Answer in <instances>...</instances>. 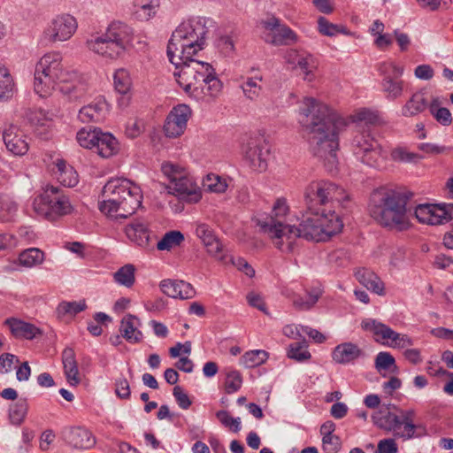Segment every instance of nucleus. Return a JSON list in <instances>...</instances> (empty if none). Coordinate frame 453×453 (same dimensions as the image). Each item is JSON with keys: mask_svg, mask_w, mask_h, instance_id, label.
Segmentation results:
<instances>
[{"mask_svg": "<svg viewBox=\"0 0 453 453\" xmlns=\"http://www.w3.org/2000/svg\"><path fill=\"white\" fill-rule=\"evenodd\" d=\"M406 206L407 197L402 193L376 191L371 197L370 214L380 225L402 231L410 226Z\"/></svg>", "mask_w": 453, "mask_h": 453, "instance_id": "nucleus-8", "label": "nucleus"}, {"mask_svg": "<svg viewBox=\"0 0 453 453\" xmlns=\"http://www.w3.org/2000/svg\"><path fill=\"white\" fill-rule=\"evenodd\" d=\"M109 111V105L104 99H97L83 106L78 114L79 119L83 123L101 122Z\"/></svg>", "mask_w": 453, "mask_h": 453, "instance_id": "nucleus-21", "label": "nucleus"}, {"mask_svg": "<svg viewBox=\"0 0 453 453\" xmlns=\"http://www.w3.org/2000/svg\"><path fill=\"white\" fill-rule=\"evenodd\" d=\"M184 240V234L180 231L172 230L165 233L161 240L158 241L157 243V249L162 251H170L171 250L180 246Z\"/></svg>", "mask_w": 453, "mask_h": 453, "instance_id": "nucleus-39", "label": "nucleus"}, {"mask_svg": "<svg viewBox=\"0 0 453 453\" xmlns=\"http://www.w3.org/2000/svg\"><path fill=\"white\" fill-rule=\"evenodd\" d=\"M323 449L326 453H337L341 449L340 438L336 435H327L322 438Z\"/></svg>", "mask_w": 453, "mask_h": 453, "instance_id": "nucleus-62", "label": "nucleus"}, {"mask_svg": "<svg viewBox=\"0 0 453 453\" xmlns=\"http://www.w3.org/2000/svg\"><path fill=\"white\" fill-rule=\"evenodd\" d=\"M87 308L86 303L84 300L76 302H61L57 308L58 313L59 315H72L74 316L81 311H84Z\"/></svg>", "mask_w": 453, "mask_h": 453, "instance_id": "nucleus-53", "label": "nucleus"}, {"mask_svg": "<svg viewBox=\"0 0 453 453\" xmlns=\"http://www.w3.org/2000/svg\"><path fill=\"white\" fill-rule=\"evenodd\" d=\"M381 90L389 101H395L403 96L404 81L399 78L391 79L387 77L381 80Z\"/></svg>", "mask_w": 453, "mask_h": 453, "instance_id": "nucleus-36", "label": "nucleus"}, {"mask_svg": "<svg viewBox=\"0 0 453 453\" xmlns=\"http://www.w3.org/2000/svg\"><path fill=\"white\" fill-rule=\"evenodd\" d=\"M44 260V253L37 248H30L22 251L19 256V265L26 267H34L41 265Z\"/></svg>", "mask_w": 453, "mask_h": 453, "instance_id": "nucleus-42", "label": "nucleus"}, {"mask_svg": "<svg viewBox=\"0 0 453 453\" xmlns=\"http://www.w3.org/2000/svg\"><path fill=\"white\" fill-rule=\"evenodd\" d=\"M28 119L32 125L38 127H50L51 124V118L42 109L32 111L28 115Z\"/></svg>", "mask_w": 453, "mask_h": 453, "instance_id": "nucleus-57", "label": "nucleus"}, {"mask_svg": "<svg viewBox=\"0 0 453 453\" xmlns=\"http://www.w3.org/2000/svg\"><path fill=\"white\" fill-rule=\"evenodd\" d=\"M397 445L394 439L380 440L377 446V453H397Z\"/></svg>", "mask_w": 453, "mask_h": 453, "instance_id": "nucleus-64", "label": "nucleus"}, {"mask_svg": "<svg viewBox=\"0 0 453 453\" xmlns=\"http://www.w3.org/2000/svg\"><path fill=\"white\" fill-rule=\"evenodd\" d=\"M28 411V403L27 399H19L15 403L12 404L9 409V418L13 425H20Z\"/></svg>", "mask_w": 453, "mask_h": 453, "instance_id": "nucleus-46", "label": "nucleus"}, {"mask_svg": "<svg viewBox=\"0 0 453 453\" xmlns=\"http://www.w3.org/2000/svg\"><path fill=\"white\" fill-rule=\"evenodd\" d=\"M173 395L180 408L188 410L191 406L192 401L189 399V396L187 393L184 392L181 387L175 386L173 388Z\"/></svg>", "mask_w": 453, "mask_h": 453, "instance_id": "nucleus-61", "label": "nucleus"}, {"mask_svg": "<svg viewBox=\"0 0 453 453\" xmlns=\"http://www.w3.org/2000/svg\"><path fill=\"white\" fill-rule=\"evenodd\" d=\"M114 281L126 288H131L135 282V267L131 264L121 266L113 273Z\"/></svg>", "mask_w": 453, "mask_h": 453, "instance_id": "nucleus-40", "label": "nucleus"}, {"mask_svg": "<svg viewBox=\"0 0 453 453\" xmlns=\"http://www.w3.org/2000/svg\"><path fill=\"white\" fill-rule=\"evenodd\" d=\"M364 356V351L353 342L338 344L332 352L333 360L341 365L354 363Z\"/></svg>", "mask_w": 453, "mask_h": 453, "instance_id": "nucleus-24", "label": "nucleus"}, {"mask_svg": "<svg viewBox=\"0 0 453 453\" xmlns=\"http://www.w3.org/2000/svg\"><path fill=\"white\" fill-rule=\"evenodd\" d=\"M195 234L203 242L211 255L215 257L219 255L222 245L209 225L197 223L196 225Z\"/></svg>", "mask_w": 453, "mask_h": 453, "instance_id": "nucleus-26", "label": "nucleus"}, {"mask_svg": "<svg viewBox=\"0 0 453 453\" xmlns=\"http://www.w3.org/2000/svg\"><path fill=\"white\" fill-rule=\"evenodd\" d=\"M352 122L365 123L366 125H376L380 121L379 115L369 109L362 108L350 116Z\"/></svg>", "mask_w": 453, "mask_h": 453, "instance_id": "nucleus-52", "label": "nucleus"}, {"mask_svg": "<svg viewBox=\"0 0 453 453\" xmlns=\"http://www.w3.org/2000/svg\"><path fill=\"white\" fill-rule=\"evenodd\" d=\"M284 59L293 68L298 67L304 75V80L311 81L314 79L319 62L313 55L291 49L286 51Z\"/></svg>", "mask_w": 453, "mask_h": 453, "instance_id": "nucleus-17", "label": "nucleus"}, {"mask_svg": "<svg viewBox=\"0 0 453 453\" xmlns=\"http://www.w3.org/2000/svg\"><path fill=\"white\" fill-rule=\"evenodd\" d=\"M52 172L57 180L65 187L72 188L78 184L77 172L62 158H58L53 163Z\"/></svg>", "mask_w": 453, "mask_h": 453, "instance_id": "nucleus-29", "label": "nucleus"}, {"mask_svg": "<svg viewBox=\"0 0 453 453\" xmlns=\"http://www.w3.org/2000/svg\"><path fill=\"white\" fill-rule=\"evenodd\" d=\"M161 171L170 181V185L188 173L185 167L173 162H164L161 165Z\"/></svg>", "mask_w": 453, "mask_h": 453, "instance_id": "nucleus-48", "label": "nucleus"}, {"mask_svg": "<svg viewBox=\"0 0 453 453\" xmlns=\"http://www.w3.org/2000/svg\"><path fill=\"white\" fill-rule=\"evenodd\" d=\"M203 188L207 191L222 194L228 187L226 179L215 173H209L203 180Z\"/></svg>", "mask_w": 453, "mask_h": 453, "instance_id": "nucleus-44", "label": "nucleus"}, {"mask_svg": "<svg viewBox=\"0 0 453 453\" xmlns=\"http://www.w3.org/2000/svg\"><path fill=\"white\" fill-rule=\"evenodd\" d=\"M78 23L70 14H61L50 20L43 31L45 38L50 42L68 41L76 32Z\"/></svg>", "mask_w": 453, "mask_h": 453, "instance_id": "nucleus-15", "label": "nucleus"}, {"mask_svg": "<svg viewBox=\"0 0 453 453\" xmlns=\"http://www.w3.org/2000/svg\"><path fill=\"white\" fill-rule=\"evenodd\" d=\"M141 188L129 180H109L103 188L99 210L113 219H127L142 205Z\"/></svg>", "mask_w": 453, "mask_h": 453, "instance_id": "nucleus-6", "label": "nucleus"}, {"mask_svg": "<svg viewBox=\"0 0 453 453\" xmlns=\"http://www.w3.org/2000/svg\"><path fill=\"white\" fill-rule=\"evenodd\" d=\"M160 288L164 294L173 298L190 299L196 295L193 286L184 280H163Z\"/></svg>", "mask_w": 453, "mask_h": 453, "instance_id": "nucleus-20", "label": "nucleus"}, {"mask_svg": "<svg viewBox=\"0 0 453 453\" xmlns=\"http://www.w3.org/2000/svg\"><path fill=\"white\" fill-rule=\"evenodd\" d=\"M94 149L102 157L108 158L119 151V142L111 134L101 131Z\"/></svg>", "mask_w": 453, "mask_h": 453, "instance_id": "nucleus-35", "label": "nucleus"}, {"mask_svg": "<svg viewBox=\"0 0 453 453\" xmlns=\"http://www.w3.org/2000/svg\"><path fill=\"white\" fill-rule=\"evenodd\" d=\"M242 385V376L237 370L230 369L226 373L225 391L226 394L237 392Z\"/></svg>", "mask_w": 453, "mask_h": 453, "instance_id": "nucleus-50", "label": "nucleus"}, {"mask_svg": "<svg viewBox=\"0 0 453 453\" xmlns=\"http://www.w3.org/2000/svg\"><path fill=\"white\" fill-rule=\"evenodd\" d=\"M127 238L140 247H148L150 243V230L142 221H135L125 228Z\"/></svg>", "mask_w": 453, "mask_h": 453, "instance_id": "nucleus-33", "label": "nucleus"}, {"mask_svg": "<svg viewBox=\"0 0 453 453\" xmlns=\"http://www.w3.org/2000/svg\"><path fill=\"white\" fill-rule=\"evenodd\" d=\"M134 32L127 23L113 20L104 31L89 34L85 40L86 49L106 61L122 58L134 48Z\"/></svg>", "mask_w": 453, "mask_h": 453, "instance_id": "nucleus-5", "label": "nucleus"}, {"mask_svg": "<svg viewBox=\"0 0 453 453\" xmlns=\"http://www.w3.org/2000/svg\"><path fill=\"white\" fill-rule=\"evenodd\" d=\"M441 102L438 97L433 98L429 104V111L433 117L442 126H449L452 123V116L449 109L440 107Z\"/></svg>", "mask_w": 453, "mask_h": 453, "instance_id": "nucleus-41", "label": "nucleus"}, {"mask_svg": "<svg viewBox=\"0 0 453 453\" xmlns=\"http://www.w3.org/2000/svg\"><path fill=\"white\" fill-rule=\"evenodd\" d=\"M114 87L121 96L118 99L119 104L121 107H127L130 102V90H131V78L129 73L126 69H119L113 75Z\"/></svg>", "mask_w": 453, "mask_h": 453, "instance_id": "nucleus-28", "label": "nucleus"}, {"mask_svg": "<svg viewBox=\"0 0 453 453\" xmlns=\"http://www.w3.org/2000/svg\"><path fill=\"white\" fill-rule=\"evenodd\" d=\"M429 104L423 91L414 92L402 106L401 115L405 118L415 117L422 113Z\"/></svg>", "mask_w": 453, "mask_h": 453, "instance_id": "nucleus-30", "label": "nucleus"}, {"mask_svg": "<svg viewBox=\"0 0 453 453\" xmlns=\"http://www.w3.org/2000/svg\"><path fill=\"white\" fill-rule=\"evenodd\" d=\"M169 189L180 199L188 203H197L202 198L200 188L192 177L188 175V173L169 185Z\"/></svg>", "mask_w": 453, "mask_h": 453, "instance_id": "nucleus-19", "label": "nucleus"}, {"mask_svg": "<svg viewBox=\"0 0 453 453\" xmlns=\"http://www.w3.org/2000/svg\"><path fill=\"white\" fill-rule=\"evenodd\" d=\"M215 22L211 18L193 17L181 22L173 32L167 57L178 71L176 81L187 95L198 102L211 103L220 94L223 84L213 66L193 58L206 46Z\"/></svg>", "mask_w": 453, "mask_h": 453, "instance_id": "nucleus-1", "label": "nucleus"}, {"mask_svg": "<svg viewBox=\"0 0 453 453\" xmlns=\"http://www.w3.org/2000/svg\"><path fill=\"white\" fill-rule=\"evenodd\" d=\"M4 324L9 327L12 335L17 339L33 340L42 334L41 330L34 324L19 319L9 318Z\"/></svg>", "mask_w": 453, "mask_h": 453, "instance_id": "nucleus-22", "label": "nucleus"}, {"mask_svg": "<svg viewBox=\"0 0 453 453\" xmlns=\"http://www.w3.org/2000/svg\"><path fill=\"white\" fill-rule=\"evenodd\" d=\"M192 111L187 104H179L172 109L164 125V132L167 137L176 138L186 130Z\"/></svg>", "mask_w": 453, "mask_h": 453, "instance_id": "nucleus-16", "label": "nucleus"}, {"mask_svg": "<svg viewBox=\"0 0 453 453\" xmlns=\"http://www.w3.org/2000/svg\"><path fill=\"white\" fill-rule=\"evenodd\" d=\"M159 0H134V14L140 20H149L157 12Z\"/></svg>", "mask_w": 453, "mask_h": 453, "instance_id": "nucleus-37", "label": "nucleus"}, {"mask_svg": "<svg viewBox=\"0 0 453 453\" xmlns=\"http://www.w3.org/2000/svg\"><path fill=\"white\" fill-rule=\"evenodd\" d=\"M15 91V83L8 68L0 64V100H8Z\"/></svg>", "mask_w": 453, "mask_h": 453, "instance_id": "nucleus-38", "label": "nucleus"}, {"mask_svg": "<svg viewBox=\"0 0 453 453\" xmlns=\"http://www.w3.org/2000/svg\"><path fill=\"white\" fill-rule=\"evenodd\" d=\"M33 207L38 216L51 222L70 215L74 211L66 192L50 184L43 187L41 193L35 197Z\"/></svg>", "mask_w": 453, "mask_h": 453, "instance_id": "nucleus-9", "label": "nucleus"}, {"mask_svg": "<svg viewBox=\"0 0 453 453\" xmlns=\"http://www.w3.org/2000/svg\"><path fill=\"white\" fill-rule=\"evenodd\" d=\"M62 363L64 372L67 382L71 386H76L80 383L78 364L75 357V352L72 348H65L62 352Z\"/></svg>", "mask_w": 453, "mask_h": 453, "instance_id": "nucleus-31", "label": "nucleus"}, {"mask_svg": "<svg viewBox=\"0 0 453 453\" xmlns=\"http://www.w3.org/2000/svg\"><path fill=\"white\" fill-rule=\"evenodd\" d=\"M300 120L308 133L311 152L324 162L328 171L336 167L338 163L340 132L348 125V120L330 108L327 104L305 96L301 102Z\"/></svg>", "mask_w": 453, "mask_h": 453, "instance_id": "nucleus-3", "label": "nucleus"}, {"mask_svg": "<svg viewBox=\"0 0 453 453\" xmlns=\"http://www.w3.org/2000/svg\"><path fill=\"white\" fill-rule=\"evenodd\" d=\"M318 31L323 35L334 36L342 30L339 26L331 23L327 19L320 16L318 19Z\"/></svg>", "mask_w": 453, "mask_h": 453, "instance_id": "nucleus-58", "label": "nucleus"}, {"mask_svg": "<svg viewBox=\"0 0 453 453\" xmlns=\"http://www.w3.org/2000/svg\"><path fill=\"white\" fill-rule=\"evenodd\" d=\"M361 326L365 331L372 334L376 342L388 347L395 332L388 326L373 319H366L362 321Z\"/></svg>", "mask_w": 453, "mask_h": 453, "instance_id": "nucleus-23", "label": "nucleus"}, {"mask_svg": "<svg viewBox=\"0 0 453 453\" xmlns=\"http://www.w3.org/2000/svg\"><path fill=\"white\" fill-rule=\"evenodd\" d=\"M351 150L361 163L378 170L386 168L388 152L370 134H357L352 140Z\"/></svg>", "mask_w": 453, "mask_h": 453, "instance_id": "nucleus-11", "label": "nucleus"}, {"mask_svg": "<svg viewBox=\"0 0 453 453\" xmlns=\"http://www.w3.org/2000/svg\"><path fill=\"white\" fill-rule=\"evenodd\" d=\"M263 39L273 45H288L298 41L296 33L280 20L272 17L263 21Z\"/></svg>", "mask_w": 453, "mask_h": 453, "instance_id": "nucleus-14", "label": "nucleus"}, {"mask_svg": "<svg viewBox=\"0 0 453 453\" xmlns=\"http://www.w3.org/2000/svg\"><path fill=\"white\" fill-rule=\"evenodd\" d=\"M391 159L398 163H416L422 158L417 153L409 151L404 147H396L391 150Z\"/></svg>", "mask_w": 453, "mask_h": 453, "instance_id": "nucleus-49", "label": "nucleus"}, {"mask_svg": "<svg viewBox=\"0 0 453 453\" xmlns=\"http://www.w3.org/2000/svg\"><path fill=\"white\" fill-rule=\"evenodd\" d=\"M65 441L73 448L79 449H88L96 443V440L92 433L83 427H74L70 429L65 434Z\"/></svg>", "mask_w": 453, "mask_h": 453, "instance_id": "nucleus-27", "label": "nucleus"}, {"mask_svg": "<svg viewBox=\"0 0 453 453\" xmlns=\"http://www.w3.org/2000/svg\"><path fill=\"white\" fill-rule=\"evenodd\" d=\"M268 358L265 350L255 349L247 351L240 359L241 365L247 368L256 367L264 364Z\"/></svg>", "mask_w": 453, "mask_h": 453, "instance_id": "nucleus-45", "label": "nucleus"}, {"mask_svg": "<svg viewBox=\"0 0 453 453\" xmlns=\"http://www.w3.org/2000/svg\"><path fill=\"white\" fill-rule=\"evenodd\" d=\"M242 153L244 160L253 171L263 173L267 169L271 149L263 137L250 138L243 144Z\"/></svg>", "mask_w": 453, "mask_h": 453, "instance_id": "nucleus-12", "label": "nucleus"}, {"mask_svg": "<svg viewBox=\"0 0 453 453\" xmlns=\"http://www.w3.org/2000/svg\"><path fill=\"white\" fill-rule=\"evenodd\" d=\"M14 363H19L17 356L11 353H4L0 355V372L7 373L11 372Z\"/></svg>", "mask_w": 453, "mask_h": 453, "instance_id": "nucleus-63", "label": "nucleus"}, {"mask_svg": "<svg viewBox=\"0 0 453 453\" xmlns=\"http://www.w3.org/2000/svg\"><path fill=\"white\" fill-rule=\"evenodd\" d=\"M320 295L321 291L319 289H313L311 292L308 293L305 300L303 297L295 299L294 304L299 309L308 310L318 302Z\"/></svg>", "mask_w": 453, "mask_h": 453, "instance_id": "nucleus-59", "label": "nucleus"}, {"mask_svg": "<svg viewBox=\"0 0 453 453\" xmlns=\"http://www.w3.org/2000/svg\"><path fill=\"white\" fill-rule=\"evenodd\" d=\"M289 211L287 200L283 197L278 198L272 208L270 216L265 219H257V224L261 231L266 234L272 240L273 245L282 252H295L298 238H303L298 226L284 223V219Z\"/></svg>", "mask_w": 453, "mask_h": 453, "instance_id": "nucleus-7", "label": "nucleus"}, {"mask_svg": "<svg viewBox=\"0 0 453 453\" xmlns=\"http://www.w3.org/2000/svg\"><path fill=\"white\" fill-rule=\"evenodd\" d=\"M307 348L308 345L305 340L293 342L288 346L287 356L288 358L294 359L296 362H305L311 357V355Z\"/></svg>", "mask_w": 453, "mask_h": 453, "instance_id": "nucleus-43", "label": "nucleus"}, {"mask_svg": "<svg viewBox=\"0 0 453 453\" xmlns=\"http://www.w3.org/2000/svg\"><path fill=\"white\" fill-rule=\"evenodd\" d=\"M303 198L307 210L299 219L296 233L306 240L325 242L342 231L343 223L335 208L344 207L349 200L343 188L329 180H314L304 188Z\"/></svg>", "mask_w": 453, "mask_h": 453, "instance_id": "nucleus-2", "label": "nucleus"}, {"mask_svg": "<svg viewBox=\"0 0 453 453\" xmlns=\"http://www.w3.org/2000/svg\"><path fill=\"white\" fill-rule=\"evenodd\" d=\"M250 73H253L251 76L242 78L243 81L241 84V88L248 99L256 100L262 92L260 83L263 81V76L260 72L255 68H252Z\"/></svg>", "mask_w": 453, "mask_h": 453, "instance_id": "nucleus-34", "label": "nucleus"}, {"mask_svg": "<svg viewBox=\"0 0 453 453\" xmlns=\"http://www.w3.org/2000/svg\"><path fill=\"white\" fill-rule=\"evenodd\" d=\"M379 72L382 75V79L390 77L391 79L400 78L403 73V67L396 65L393 61L380 63Z\"/></svg>", "mask_w": 453, "mask_h": 453, "instance_id": "nucleus-56", "label": "nucleus"}, {"mask_svg": "<svg viewBox=\"0 0 453 453\" xmlns=\"http://www.w3.org/2000/svg\"><path fill=\"white\" fill-rule=\"evenodd\" d=\"M56 88L71 100L83 97L88 90L85 75L65 68L61 52L50 51L35 65L34 89L41 97H47Z\"/></svg>", "mask_w": 453, "mask_h": 453, "instance_id": "nucleus-4", "label": "nucleus"}, {"mask_svg": "<svg viewBox=\"0 0 453 453\" xmlns=\"http://www.w3.org/2000/svg\"><path fill=\"white\" fill-rule=\"evenodd\" d=\"M355 276L358 282L368 290H371L379 296H383L385 294L383 281L372 271L366 268H361L356 272Z\"/></svg>", "mask_w": 453, "mask_h": 453, "instance_id": "nucleus-32", "label": "nucleus"}, {"mask_svg": "<svg viewBox=\"0 0 453 453\" xmlns=\"http://www.w3.org/2000/svg\"><path fill=\"white\" fill-rule=\"evenodd\" d=\"M388 347L405 349L413 345L412 340L407 335L394 332L391 341L389 342Z\"/></svg>", "mask_w": 453, "mask_h": 453, "instance_id": "nucleus-60", "label": "nucleus"}, {"mask_svg": "<svg viewBox=\"0 0 453 453\" xmlns=\"http://www.w3.org/2000/svg\"><path fill=\"white\" fill-rule=\"evenodd\" d=\"M217 418L225 426L234 433H238L242 428L240 418L232 417L228 411L221 410L216 413Z\"/></svg>", "mask_w": 453, "mask_h": 453, "instance_id": "nucleus-54", "label": "nucleus"}, {"mask_svg": "<svg viewBox=\"0 0 453 453\" xmlns=\"http://www.w3.org/2000/svg\"><path fill=\"white\" fill-rule=\"evenodd\" d=\"M418 221L431 226L443 225L453 219V203H423L415 207Z\"/></svg>", "mask_w": 453, "mask_h": 453, "instance_id": "nucleus-13", "label": "nucleus"}, {"mask_svg": "<svg viewBox=\"0 0 453 453\" xmlns=\"http://www.w3.org/2000/svg\"><path fill=\"white\" fill-rule=\"evenodd\" d=\"M3 141L7 150L15 156L25 155L28 149L27 136L23 131L15 125L6 126L2 133Z\"/></svg>", "mask_w": 453, "mask_h": 453, "instance_id": "nucleus-18", "label": "nucleus"}, {"mask_svg": "<svg viewBox=\"0 0 453 453\" xmlns=\"http://www.w3.org/2000/svg\"><path fill=\"white\" fill-rule=\"evenodd\" d=\"M100 132L101 129L98 128L84 127L77 133L76 138L81 147L94 149Z\"/></svg>", "mask_w": 453, "mask_h": 453, "instance_id": "nucleus-47", "label": "nucleus"}, {"mask_svg": "<svg viewBox=\"0 0 453 453\" xmlns=\"http://www.w3.org/2000/svg\"><path fill=\"white\" fill-rule=\"evenodd\" d=\"M140 326L141 321L136 316L131 314L125 316L121 319L119 326L121 336L132 344L141 342L142 341L143 334L139 330Z\"/></svg>", "mask_w": 453, "mask_h": 453, "instance_id": "nucleus-25", "label": "nucleus"}, {"mask_svg": "<svg viewBox=\"0 0 453 453\" xmlns=\"http://www.w3.org/2000/svg\"><path fill=\"white\" fill-rule=\"evenodd\" d=\"M415 416L416 411L413 409H399L395 405H387L375 411L372 419L377 427L386 432H397L403 426V432L397 434L409 440L415 437Z\"/></svg>", "mask_w": 453, "mask_h": 453, "instance_id": "nucleus-10", "label": "nucleus"}, {"mask_svg": "<svg viewBox=\"0 0 453 453\" xmlns=\"http://www.w3.org/2000/svg\"><path fill=\"white\" fill-rule=\"evenodd\" d=\"M235 35H222L216 41V47L223 56L233 57L235 51Z\"/></svg>", "mask_w": 453, "mask_h": 453, "instance_id": "nucleus-51", "label": "nucleus"}, {"mask_svg": "<svg viewBox=\"0 0 453 453\" xmlns=\"http://www.w3.org/2000/svg\"><path fill=\"white\" fill-rule=\"evenodd\" d=\"M374 366L379 372L389 371L391 367H394V371L396 369L395 357L389 352L386 351H381L377 354Z\"/></svg>", "mask_w": 453, "mask_h": 453, "instance_id": "nucleus-55", "label": "nucleus"}]
</instances>
